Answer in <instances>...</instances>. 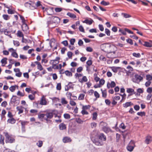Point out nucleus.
Listing matches in <instances>:
<instances>
[{"label": "nucleus", "instance_id": "473e14b6", "mask_svg": "<svg viewBox=\"0 0 152 152\" xmlns=\"http://www.w3.org/2000/svg\"><path fill=\"white\" fill-rule=\"evenodd\" d=\"M53 114H54L55 115V117H58V118H60V116H58L57 115V114L58 113V112L57 110H52V112H51Z\"/></svg>", "mask_w": 152, "mask_h": 152}, {"label": "nucleus", "instance_id": "aec40b11", "mask_svg": "<svg viewBox=\"0 0 152 152\" xmlns=\"http://www.w3.org/2000/svg\"><path fill=\"white\" fill-rule=\"evenodd\" d=\"M111 68L114 72L116 73L118 72V70L120 69V67H119L113 66L111 67Z\"/></svg>", "mask_w": 152, "mask_h": 152}, {"label": "nucleus", "instance_id": "09e8293b", "mask_svg": "<svg viewBox=\"0 0 152 152\" xmlns=\"http://www.w3.org/2000/svg\"><path fill=\"white\" fill-rule=\"evenodd\" d=\"M56 89L57 90H60L61 89V83H58L56 86Z\"/></svg>", "mask_w": 152, "mask_h": 152}, {"label": "nucleus", "instance_id": "cd10ccee", "mask_svg": "<svg viewBox=\"0 0 152 152\" xmlns=\"http://www.w3.org/2000/svg\"><path fill=\"white\" fill-rule=\"evenodd\" d=\"M146 79L148 81H151L152 80V76L150 75H146Z\"/></svg>", "mask_w": 152, "mask_h": 152}, {"label": "nucleus", "instance_id": "bf43d9fd", "mask_svg": "<svg viewBox=\"0 0 152 152\" xmlns=\"http://www.w3.org/2000/svg\"><path fill=\"white\" fill-rule=\"evenodd\" d=\"M146 91L148 93L151 94V93L152 92V88L151 87L148 88L147 89Z\"/></svg>", "mask_w": 152, "mask_h": 152}, {"label": "nucleus", "instance_id": "6e6d98bb", "mask_svg": "<svg viewBox=\"0 0 152 152\" xmlns=\"http://www.w3.org/2000/svg\"><path fill=\"white\" fill-rule=\"evenodd\" d=\"M105 83V81L103 79H101V80H100L99 81V84L100 86H102L104 85V83Z\"/></svg>", "mask_w": 152, "mask_h": 152}, {"label": "nucleus", "instance_id": "a211bd4d", "mask_svg": "<svg viewBox=\"0 0 152 152\" xmlns=\"http://www.w3.org/2000/svg\"><path fill=\"white\" fill-rule=\"evenodd\" d=\"M93 22V20H86L84 21H83V23H85L87 24H88L89 25L91 24Z\"/></svg>", "mask_w": 152, "mask_h": 152}, {"label": "nucleus", "instance_id": "393cba45", "mask_svg": "<svg viewBox=\"0 0 152 152\" xmlns=\"http://www.w3.org/2000/svg\"><path fill=\"white\" fill-rule=\"evenodd\" d=\"M126 91L127 92L129 93H133L134 94H135V92H134V90L131 88H127Z\"/></svg>", "mask_w": 152, "mask_h": 152}, {"label": "nucleus", "instance_id": "f03ea898", "mask_svg": "<svg viewBox=\"0 0 152 152\" xmlns=\"http://www.w3.org/2000/svg\"><path fill=\"white\" fill-rule=\"evenodd\" d=\"M4 134L6 137V143H12L15 142V139L11 135H10L7 132H4Z\"/></svg>", "mask_w": 152, "mask_h": 152}, {"label": "nucleus", "instance_id": "774afa93", "mask_svg": "<svg viewBox=\"0 0 152 152\" xmlns=\"http://www.w3.org/2000/svg\"><path fill=\"white\" fill-rule=\"evenodd\" d=\"M79 30L80 31L83 32H84V29L83 27V26H82L81 25V26H80L79 27Z\"/></svg>", "mask_w": 152, "mask_h": 152}, {"label": "nucleus", "instance_id": "6ab92c4d", "mask_svg": "<svg viewBox=\"0 0 152 152\" xmlns=\"http://www.w3.org/2000/svg\"><path fill=\"white\" fill-rule=\"evenodd\" d=\"M8 122L11 124H14L15 122V119L13 118H10L8 120Z\"/></svg>", "mask_w": 152, "mask_h": 152}, {"label": "nucleus", "instance_id": "f8f14e48", "mask_svg": "<svg viewBox=\"0 0 152 152\" xmlns=\"http://www.w3.org/2000/svg\"><path fill=\"white\" fill-rule=\"evenodd\" d=\"M133 105V104L131 102H126L123 104V106L125 108H127Z\"/></svg>", "mask_w": 152, "mask_h": 152}, {"label": "nucleus", "instance_id": "423d86ee", "mask_svg": "<svg viewBox=\"0 0 152 152\" xmlns=\"http://www.w3.org/2000/svg\"><path fill=\"white\" fill-rule=\"evenodd\" d=\"M45 115L46 118H45V119L47 122L50 121L49 119L52 118L53 116V114L51 112H48L45 114Z\"/></svg>", "mask_w": 152, "mask_h": 152}, {"label": "nucleus", "instance_id": "4d7b16f0", "mask_svg": "<svg viewBox=\"0 0 152 152\" xmlns=\"http://www.w3.org/2000/svg\"><path fill=\"white\" fill-rule=\"evenodd\" d=\"M97 125V124L95 122H93L91 123V126L92 128H95Z\"/></svg>", "mask_w": 152, "mask_h": 152}, {"label": "nucleus", "instance_id": "79ce46f5", "mask_svg": "<svg viewBox=\"0 0 152 152\" xmlns=\"http://www.w3.org/2000/svg\"><path fill=\"white\" fill-rule=\"evenodd\" d=\"M45 114H39L38 117L39 118L41 119H42L44 118H45Z\"/></svg>", "mask_w": 152, "mask_h": 152}, {"label": "nucleus", "instance_id": "de8ad7c7", "mask_svg": "<svg viewBox=\"0 0 152 152\" xmlns=\"http://www.w3.org/2000/svg\"><path fill=\"white\" fill-rule=\"evenodd\" d=\"M67 55L69 58H72V53L71 52L69 51L67 53Z\"/></svg>", "mask_w": 152, "mask_h": 152}, {"label": "nucleus", "instance_id": "49530a36", "mask_svg": "<svg viewBox=\"0 0 152 152\" xmlns=\"http://www.w3.org/2000/svg\"><path fill=\"white\" fill-rule=\"evenodd\" d=\"M55 10L56 12H61L62 10V9L61 8L56 7L55 9Z\"/></svg>", "mask_w": 152, "mask_h": 152}, {"label": "nucleus", "instance_id": "338daca9", "mask_svg": "<svg viewBox=\"0 0 152 152\" xmlns=\"http://www.w3.org/2000/svg\"><path fill=\"white\" fill-rule=\"evenodd\" d=\"M37 69L40 71L42 70L43 69V68L42 67V66L41 65V64H40V63L37 65Z\"/></svg>", "mask_w": 152, "mask_h": 152}, {"label": "nucleus", "instance_id": "9d476101", "mask_svg": "<svg viewBox=\"0 0 152 152\" xmlns=\"http://www.w3.org/2000/svg\"><path fill=\"white\" fill-rule=\"evenodd\" d=\"M39 104L42 105H46L47 104V102L44 96H43L41 98Z\"/></svg>", "mask_w": 152, "mask_h": 152}, {"label": "nucleus", "instance_id": "8fccbe9b", "mask_svg": "<svg viewBox=\"0 0 152 152\" xmlns=\"http://www.w3.org/2000/svg\"><path fill=\"white\" fill-rule=\"evenodd\" d=\"M101 4L104 6H107L109 4V3L108 2H106L104 1H103L101 2Z\"/></svg>", "mask_w": 152, "mask_h": 152}, {"label": "nucleus", "instance_id": "13d9d810", "mask_svg": "<svg viewBox=\"0 0 152 152\" xmlns=\"http://www.w3.org/2000/svg\"><path fill=\"white\" fill-rule=\"evenodd\" d=\"M13 43L16 46H18L20 45V43L19 42L17 41H13Z\"/></svg>", "mask_w": 152, "mask_h": 152}, {"label": "nucleus", "instance_id": "5fc2aeb1", "mask_svg": "<svg viewBox=\"0 0 152 152\" xmlns=\"http://www.w3.org/2000/svg\"><path fill=\"white\" fill-rule=\"evenodd\" d=\"M92 61L91 60H88L86 62L87 66H90L92 65Z\"/></svg>", "mask_w": 152, "mask_h": 152}, {"label": "nucleus", "instance_id": "f257e3e1", "mask_svg": "<svg viewBox=\"0 0 152 152\" xmlns=\"http://www.w3.org/2000/svg\"><path fill=\"white\" fill-rule=\"evenodd\" d=\"M98 137L99 139L95 138L93 140V141L96 145H102L103 144V141L106 140V137L103 134H101Z\"/></svg>", "mask_w": 152, "mask_h": 152}, {"label": "nucleus", "instance_id": "bb28decb", "mask_svg": "<svg viewBox=\"0 0 152 152\" xmlns=\"http://www.w3.org/2000/svg\"><path fill=\"white\" fill-rule=\"evenodd\" d=\"M31 2V5L29 8L32 10H33L36 9V7L35 6H34V4L33 3H32Z\"/></svg>", "mask_w": 152, "mask_h": 152}, {"label": "nucleus", "instance_id": "58836bf2", "mask_svg": "<svg viewBox=\"0 0 152 152\" xmlns=\"http://www.w3.org/2000/svg\"><path fill=\"white\" fill-rule=\"evenodd\" d=\"M17 35L18 37H23V34L20 31H18L17 33Z\"/></svg>", "mask_w": 152, "mask_h": 152}, {"label": "nucleus", "instance_id": "7c9ffc66", "mask_svg": "<svg viewBox=\"0 0 152 152\" xmlns=\"http://www.w3.org/2000/svg\"><path fill=\"white\" fill-rule=\"evenodd\" d=\"M4 137H3L1 135H0V144L4 145Z\"/></svg>", "mask_w": 152, "mask_h": 152}, {"label": "nucleus", "instance_id": "a878e982", "mask_svg": "<svg viewBox=\"0 0 152 152\" xmlns=\"http://www.w3.org/2000/svg\"><path fill=\"white\" fill-rule=\"evenodd\" d=\"M61 103L63 104H66L68 103L67 101L64 98H62L61 99Z\"/></svg>", "mask_w": 152, "mask_h": 152}, {"label": "nucleus", "instance_id": "3c124183", "mask_svg": "<svg viewBox=\"0 0 152 152\" xmlns=\"http://www.w3.org/2000/svg\"><path fill=\"white\" fill-rule=\"evenodd\" d=\"M3 17L4 20H8L10 18L8 15H3Z\"/></svg>", "mask_w": 152, "mask_h": 152}, {"label": "nucleus", "instance_id": "7ed1b4c3", "mask_svg": "<svg viewBox=\"0 0 152 152\" xmlns=\"http://www.w3.org/2000/svg\"><path fill=\"white\" fill-rule=\"evenodd\" d=\"M143 79V77L140 75L135 74L132 78V81L135 83H139L140 81H142Z\"/></svg>", "mask_w": 152, "mask_h": 152}, {"label": "nucleus", "instance_id": "6e6552de", "mask_svg": "<svg viewBox=\"0 0 152 152\" xmlns=\"http://www.w3.org/2000/svg\"><path fill=\"white\" fill-rule=\"evenodd\" d=\"M51 19L54 23H58L60 22V18L57 17H52Z\"/></svg>", "mask_w": 152, "mask_h": 152}, {"label": "nucleus", "instance_id": "2eb2a0df", "mask_svg": "<svg viewBox=\"0 0 152 152\" xmlns=\"http://www.w3.org/2000/svg\"><path fill=\"white\" fill-rule=\"evenodd\" d=\"M22 28L23 31H26L28 29V27L25 22L23 23Z\"/></svg>", "mask_w": 152, "mask_h": 152}, {"label": "nucleus", "instance_id": "a18cd8bd", "mask_svg": "<svg viewBox=\"0 0 152 152\" xmlns=\"http://www.w3.org/2000/svg\"><path fill=\"white\" fill-rule=\"evenodd\" d=\"M28 98L31 100H33L34 99V95L30 94L28 96Z\"/></svg>", "mask_w": 152, "mask_h": 152}, {"label": "nucleus", "instance_id": "dca6fc26", "mask_svg": "<svg viewBox=\"0 0 152 152\" xmlns=\"http://www.w3.org/2000/svg\"><path fill=\"white\" fill-rule=\"evenodd\" d=\"M18 88V86L17 85H15L14 86H12L9 88L11 92H14L16 88Z\"/></svg>", "mask_w": 152, "mask_h": 152}, {"label": "nucleus", "instance_id": "0e129e2a", "mask_svg": "<svg viewBox=\"0 0 152 152\" xmlns=\"http://www.w3.org/2000/svg\"><path fill=\"white\" fill-rule=\"evenodd\" d=\"M94 95L96 98H99V95L96 91L94 92Z\"/></svg>", "mask_w": 152, "mask_h": 152}, {"label": "nucleus", "instance_id": "39448f33", "mask_svg": "<svg viewBox=\"0 0 152 152\" xmlns=\"http://www.w3.org/2000/svg\"><path fill=\"white\" fill-rule=\"evenodd\" d=\"M134 146L135 145L134 142L131 140L127 146L126 148L128 151H131L134 149Z\"/></svg>", "mask_w": 152, "mask_h": 152}, {"label": "nucleus", "instance_id": "680f3d73", "mask_svg": "<svg viewBox=\"0 0 152 152\" xmlns=\"http://www.w3.org/2000/svg\"><path fill=\"white\" fill-rule=\"evenodd\" d=\"M83 70V67L81 66H80L77 68V71L78 72H80Z\"/></svg>", "mask_w": 152, "mask_h": 152}, {"label": "nucleus", "instance_id": "20e7f679", "mask_svg": "<svg viewBox=\"0 0 152 152\" xmlns=\"http://www.w3.org/2000/svg\"><path fill=\"white\" fill-rule=\"evenodd\" d=\"M100 125L102 126L103 131L107 133L109 132L110 130V128L107 126L106 123L101 122Z\"/></svg>", "mask_w": 152, "mask_h": 152}, {"label": "nucleus", "instance_id": "f704fd0d", "mask_svg": "<svg viewBox=\"0 0 152 152\" xmlns=\"http://www.w3.org/2000/svg\"><path fill=\"white\" fill-rule=\"evenodd\" d=\"M88 79L86 76H84L83 77V78L81 81H80L81 83H83V82H86L87 81Z\"/></svg>", "mask_w": 152, "mask_h": 152}, {"label": "nucleus", "instance_id": "e433bc0d", "mask_svg": "<svg viewBox=\"0 0 152 152\" xmlns=\"http://www.w3.org/2000/svg\"><path fill=\"white\" fill-rule=\"evenodd\" d=\"M65 73L67 76H71L72 75V73L68 70H66L65 72Z\"/></svg>", "mask_w": 152, "mask_h": 152}, {"label": "nucleus", "instance_id": "2f4dec72", "mask_svg": "<svg viewBox=\"0 0 152 152\" xmlns=\"http://www.w3.org/2000/svg\"><path fill=\"white\" fill-rule=\"evenodd\" d=\"M85 95L84 94H82L80 95L78 99L79 100H83L84 99Z\"/></svg>", "mask_w": 152, "mask_h": 152}, {"label": "nucleus", "instance_id": "e2e57ef3", "mask_svg": "<svg viewBox=\"0 0 152 152\" xmlns=\"http://www.w3.org/2000/svg\"><path fill=\"white\" fill-rule=\"evenodd\" d=\"M86 50L88 52H91L93 51V49L91 48L88 47L86 48Z\"/></svg>", "mask_w": 152, "mask_h": 152}, {"label": "nucleus", "instance_id": "412c9836", "mask_svg": "<svg viewBox=\"0 0 152 152\" xmlns=\"http://www.w3.org/2000/svg\"><path fill=\"white\" fill-rule=\"evenodd\" d=\"M67 15L69 16L70 18H76V16L75 14L71 13L70 12H68L67 13Z\"/></svg>", "mask_w": 152, "mask_h": 152}, {"label": "nucleus", "instance_id": "c03bdc74", "mask_svg": "<svg viewBox=\"0 0 152 152\" xmlns=\"http://www.w3.org/2000/svg\"><path fill=\"white\" fill-rule=\"evenodd\" d=\"M42 141L39 140L38 141V142L37 143V145L39 147H41L42 145Z\"/></svg>", "mask_w": 152, "mask_h": 152}, {"label": "nucleus", "instance_id": "c756f323", "mask_svg": "<svg viewBox=\"0 0 152 152\" xmlns=\"http://www.w3.org/2000/svg\"><path fill=\"white\" fill-rule=\"evenodd\" d=\"M137 114L138 115L140 116L141 117H142L143 116H145V112H138L137 113Z\"/></svg>", "mask_w": 152, "mask_h": 152}, {"label": "nucleus", "instance_id": "ddd939ff", "mask_svg": "<svg viewBox=\"0 0 152 152\" xmlns=\"http://www.w3.org/2000/svg\"><path fill=\"white\" fill-rule=\"evenodd\" d=\"M72 141L71 138L68 137H65L63 139V142L64 143H67L71 142Z\"/></svg>", "mask_w": 152, "mask_h": 152}, {"label": "nucleus", "instance_id": "1a4fd4ad", "mask_svg": "<svg viewBox=\"0 0 152 152\" xmlns=\"http://www.w3.org/2000/svg\"><path fill=\"white\" fill-rule=\"evenodd\" d=\"M19 122H20L22 125V129L23 131H24L25 128V126L27 125L28 123V122L26 121H20Z\"/></svg>", "mask_w": 152, "mask_h": 152}, {"label": "nucleus", "instance_id": "72a5a7b5", "mask_svg": "<svg viewBox=\"0 0 152 152\" xmlns=\"http://www.w3.org/2000/svg\"><path fill=\"white\" fill-rule=\"evenodd\" d=\"M90 107L91 106L89 105L83 106L82 107V109L86 110L87 109H89L90 108Z\"/></svg>", "mask_w": 152, "mask_h": 152}, {"label": "nucleus", "instance_id": "4be33fe9", "mask_svg": "<svg viewBox=\"0 0 152 152\" xmlns=\"http://www.w3.org/2000/svg\"><path fill=\"white\" fill-rule=\"evenodd\" d=\"M143 45L144 46L150 48L152 47V44L151 43L146 42H145Z\"/></svg>", "mask_w": 152, "mask_h": 152}, {"label": "nucleus", "instance_id": "5701e85b", "mask_svg": "<svg viewBox=\"0 0 152 152\" xmlns=\"http://www.w3.org/2000/svg\"><path fill=\"white\" fill-rule=\"evenodd\" d=\"M10 31H7V29H5V30H4V34L6 35H8L10 37L12 38V37L10 34L9 35V34H10Z\"/></svg>", "mask_w": 152, "mask_h": 152}, {"label": "nucleus", "instance_id": "603ef678", "mask_svg": "<svg viewBox=\"0 0 152 152\" xmlns=\"http://www.w3.org/2000/svg\"><path fill=\"white\" fill-rule=\"evenodd\" d=\"M151 83V81H148L147 82H146L145 85L146 87H148L150 86Z\"/></svg>", "mask_w": 152, "mask_h": 152}, {"label": "nucleus", "instance_id": "c85d7f7f", "mask_svg": "<svg viewBox=\"0 0 152 152\" xmlns=\"http://www.w3.org/2000/svg\"><path fill=\"white\" fill-rule=\"evenodd\" d=\"M101 91H102V97L104 98H106L107 96V92L106 91H103L102 89H101Z\"/></svg>", "mask_w": 152, "mask_h": 152}, {"label": "nucleus", "instance_id": "f3484780", "mask_svg": "<svg viewBox=\"0 0 152 152\" xmlns=\"http://www.w3.org/2000/svg\"><path fill=\"white\" fill-rule=\"evenodd\" d=\"M59 127L60 130H63L66 128V125L64 123H61L59 125Z\"/></svg>", "mask_w": 152, "mask_h": 152}, {"label": "nucleus", "instance_id": "ea45409f", "mask_svg": "<svg viewBox=\"0 0 152 152\" xmlns=\"http://www.w3.org/2000/svg\"><path fill=\"white\" fill-rule=\"evenodd\" d=\"M15 10H12V9H9L7 10V12H8V13L9 14H14L15 13Z\"/></svg>", "mask_w": 152, "mask_h": 152}, {"label": "nucleus", "instance_id": "37998d69", "mask_svg": "<svg viewBox=\"0 0 152 152\" xmlns=\"http://www.w3.org/2000/svg\"><path fill=\"white\" fill-rule=\"evenodd\" d=\"M12 56L15 58H18V56L17 53L15 52H13L11 54Z\"/></svg>", "mask_w": 152, "mask_h": 152}, {"label": "nucleus", "instance_id": "052dcab7", "mask_svg": "<svg viewBox=\"0 0 152 152\" xmlns=\"http://www.w3.org/2000/svg\"><path fill=\"white\" fill-rule=\"evenodd\" d=\"M122 15H123L124 17L126 18H127L131 17V16L130 15L126 13H122Z\"/></svg>", "mask_w": 152, "mask_h": 152}, {"label": "nucleus", "instance_id": "864d4df0", "mask_svg": "<svg viewBox=\"0 0 152 152\" xmlns=\"http://www.w3.org/2000/svg\"><path fill=\"white\" fill-rule=\"evenodd\" d=\"M126 41L128 43L130 44L131 45H132L133 44L132 40L130 39H126Z\"/></svg>", "mask_w": 152, "mask_h": 152}, {"label": "nucleus", "instance_id": "0eeeda50", "mask_svg": "<svg viewBox=\"0 0 152 152\" xmlns=\"http://www.w3.org/2000/svg\"><path fill=\"white\" fill-rule=\"evenodd\" d=\"M14 71L16 73L15 76L18 77H20L22 75V73L20 72L19 68H15L14 69Z\"/></svg>", "mask_w": 152, "mask_h": 152}, {"label": "nucleus", "instance_id": "b1692460", "mask_svg": "<svg viewBox=\"0 0 152 152\" xmlns=\"http://www.w3.org/2000/svg\"><path fill=\"white\" fill-rule=\"evenodd\" d=\"M7 59L6 58H3L1 60V62L2 64H4V65L6 64L7 63ZM4 65H2V66H4Z\"/></svg>", "mask_w": 152, "mask_h": 152}, {"label": "nucleus", "instance_id": "4468645a", "mask_svg": "<svg viewBox=\"0 0 152 152\" xmlns=\"http://www.w3.org/2000/svg\"><path fill=\"white\" fill-rule=\"evenodd\" d=\"M152 140L151 137L150 136H148L146 137L145 142L147 144H149Z\"/></svg>", "mask_w": 152, "mask_h": 152}, {"label": "nucleus", "instance_id": "4c0bfd02", "mask_svg": "<svg viewBox=\"0 0 152 152\" xmlns=\"http://www.w3.org/2000/svg\"><path fill=\"white\" fill-rule=\"evenodd\" d=\"M132 55L134 56L137 58H140L141 56V55L139 53H132Z\"/></svg>", "mask_w": 152, "mask_h": 152}, {"label": "nucleus", "instance_id": "9b49d317", "mask_svg": "<svg viewBox=\"0 0 152 152\" xmlns=\"http://www.w3.org/2000/svg\"><path fill=\"white\" fill-rule=\"evenodd\" d=\"M24 107L21 106H18L17 107L16 109L18 111V114H20L23 113Z\"/></svg>", "mask_w": 152, "mask_h": 152}, {"label": "nucleus", "instance_id": "c9c22d12", "mask_svg": "<svg viewBox=\"0 0 152 152\" xmlns=\"http://www.w3.org/2000/svg\"><path fill=\"white\" fill-rule=\"evenodd\" d=\"M97 114L96 112H94L93 114V117L92 119L93 120H96L97 118Z\"/></svg>", "mask_w": 152, "mask_h": 152}, {"label": "nucleus", "instance_id": "a19ab883", "mask_svg": "<svg viewBox=\"0 0 152 152\" xmlns=\"http://www.w3.org/2000/svg\"><path fill=\"white\" fill-rule=\"evenodd\" d=\"M105 32L107 36H110V32L108 29L106 28L105 29Z\"/></svg>", "mask_w": 152, "mask_h": 152}, {"label": "nucleus", "instance_id": "69168bd1", "mask_svg": "<svg viewBox=\"0 0 152 152\" xmlns=\"http://www.w3.org/2000/svg\"><path fill=\"white\" fill-rule=\"evenodd\" d=\"M24 5L26 7L29 8L31 5V3H29L28 2H26L25 3Z\"/></svg>", "mask_w": 152, "mask_h": 152}]
</instances>
